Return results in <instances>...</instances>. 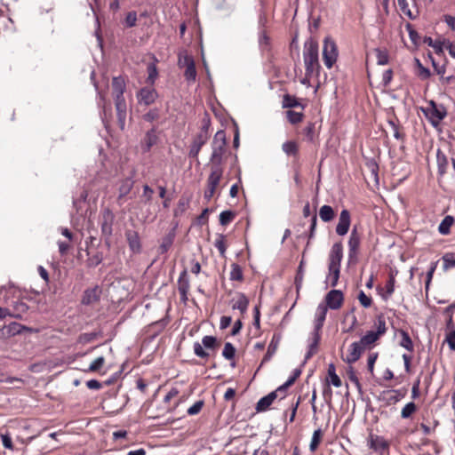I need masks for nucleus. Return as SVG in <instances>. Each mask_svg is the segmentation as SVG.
Returning a JSON list of instances; mask_svg holds the SVG:
<instances>
[{
	"label": "nucleus",
	"mask_w": 455,
	"mask_h": 455,
	"mask_svg": "<svg viewBox=\"0 0 455 455\" xmlns=\"http://www.w3.org/2000/svg\"><path fill=\"white\" fill-rule=\"evenodd\" d=\"M112 95L115 101L117 122L120 129L123 131L125 127L127 114V105L124 93L126 89V84L122 76H115L112 79Z\"/></svg>",
	"instance_id": "obj_1"
},
{
	"label": "nucleus",
	"mask_w": 455,
	"mask_h": 455,
	"mask_svg": "<svg viewBox=\"0 0 455 455\" xmlns=\"http://www.w3.org/2000/svg\"><path fill=\"white\" fill-rule=\"evenodd\" d=\"M304 64L307 76H312L317 74L320 68L318 59V43L312 37H309L304 44L303 52Z\"/></svg>",
	"instance_id": "obj_2"
},
{
	"label": "nucleus",
	"mask_w": 455,
	"mask_h": 455,
	"mask_svg": "<svg viewBox=\"0 0 455 455\" xmlns=\"http://www.w3.org/2000/svg\"><path fill=\"white\" fill-rule=\"evenodd\" d=\"M342 259L343 245L341 243H335L329 253V275L327 278L330 279L331 287H335L338 284Z\"/></svg>",
	"instance_id": "obj_3"
},
{
	"label": "nucleus",
	"mask_w": 455,
	"mask_h": 455,
	"mask_svg": "<svg viewBox=\"0 0 455 455\" xmlns=\"http://www.w3.org/2000/svg\"><path fill=\"white\" fill-rule=\"evenodd\" d=\"M226 146L227 139L225 132L222 130L218 131L215 133L212 143V152L210 158V162L212 164L211 166H221L223 161V155L226 152Z\"/></svg>",
	"instance_id": "obj_4"
},
{
	"label": "nucleus",
	"mask_w": 455,
	"mask_h": 455,
	"mask_svg": "<svg viewBox=\"0 0 455 455\" xmlns=\"http://www.w3.org/2000/svg\"><path fill=\"white\" fill-rule=\"evenodd\" d=\"M223 175V168L221 166H211V172L207 179V188L204 191V199L210 201L215 194L220 180Z\"/></svg>",
	"instance_id": "obj_5"
},
{
	"label": "nucleus",
	"mask_w": 455,
	"mask_h": 455,
	"mask_svg": "<svg viewBox=\"0 0 455 455\" xmlns=\"http://www.w3.org/2000/svg\"><path fill=\"white\" fill-rule=\"evenodd\" d=\"M339 56L336 43L330 37H325L323 47V60L327 68H331Z\"/></svg>",
	"instance_id": "obj_6"
},
{
	"label": "nucleus",
	"mask_w": 455,
	"mask_h": 455,
	"mask_svg": "<svg viewBox=\"0 0 455 455\" xmlns=\"http://www.w3.org/2000/svg\"><path fill=\"white\" fill-rule=\"evenodd\" d=\"M425 115L434 126H437L446 116L447 112L443 106L437 105L434 101H431L430 106L425 110Z\"/></svg>",
	"instance_id": "obj_7"
},
{
	"label": "nucleus",
	"mask_w": 455,
	"mask_h": 455,
	"mask_svg": "<svg viewBox=\"0 0 455 455\" xmlns=\"http://www.w3.org/2000/svg\"><path fill=\"white\" fill-rule=\"evenodd\" d=\"M115 220V215L109 208L102 210L100 214V228L101 233L106 237H109L113 232V223Z\"/></svg>",
	"instance_id": "obj_8"
},
{
	"label": "nucleus",
	"mask_w": 455,
	"mask_h": 455,
	"mask_svg": "<svg viewBox=\"0 0 455 455\" xmlns=\"http://www.w3.org/2000/svg\"><path fill=\"white\" fill-rule=\"evenodd\" d=\"M158 97V93L155 88L143 87L137 92V100L139 104L149 106L153 104Z\"/></svg>",
	"instance_id": "obj_9"
},
{
	"label": "nucleus",
	"mask_w": 455,
	"mask_h": 455,
	"mask_svg": "<svg viewBox=\"0 0 455 455\" xmlns=\"http://www.w3.org/2000/svg\"><path fill=\"white\" fill-rule=\"evenodd\" d=\"M362 236L357 231V227L354 226L348 239V258L350 260L356 259Z\"/></svg>",
	"instance_id": "obj_10"
},
{
	"label": "nucleus",
	"mask_w": 455,
	"mask_h": 455,
	"mask_svg": "<svg viewBox=\"0 0 455 455\" xmlns=\"http://www.w3.org/2000/svg\"><path fill=\"white\" fill-rule=\"evenodd\" d=\"M344 301L343 292L339 290H331L325 296L327 308L337 310L341 307Z\"/></svg>",
	"instance_id": "obj_11"
},
{
	"label": "nucleus",
	"mask_w": 455,
	"mask_h": 455,
	"mask_svg": "<svg viewBox=\"0 0 455 455\" xmlns=\"http://www.w3.org/2000/svg\"><path fill=\"white\" fill-rule=\"evenodd\" d=\"M208 139L209 134L207 133V131H200V132L193 140L188 156L191 158H196L202 147L207 142Z\"/></svg>",
	"instance_id": "obj_12"
},
{
	"label": "nucleus",
	"mask_w": 455,
	"mask_h": 455,
	"mask_svg": "<svg viewBox=\"0 0 455 455\" xmlns=\"http://www.w3.org/2000/svg\"><path fill=\"white\" fill-rule=\"evenodd\" d=\"M125 238L128 243L130 250L133 253L141 252V242L139 233L135 230L128 229L125 231Z\"/></svg>",
	"instance_id": "obj_13"
},
{
	"label": "nucleus",
	"mask_w": 455,
	"mask_h": 455,
	"mask_svg": "<svg viewBox=\"0 0 455 455\" xmlns=\"http://www.w3.org/2000/svg\"><path fill=\"white\" fill-rule=\"evenodd\" d=\"M350 223L351 218L349 212L346 209L342 210L336 227V233L341 236L345 235L348 232Z\"/></svg>",
	"instance_id": "obj_14"
},
{
	"label": "nucleus",
	"mask_w": 455,
	"mask_h": 455,
	"mask_svg": "<svg viewBox=\"0 0 455 455\" xmlns=\"http://www.w3.org/2000/svg\"><path fill=\"white\" fill-rule=\"evenodd\" d=\"M190 288L189 279L187 271L184 270L178 279V290L180 294V299L183 302L188 300V293Z\"/></svg>",
	"instance_id": "obj_15"
},
{
	"label": "nucleus",
	"mask_w": 455,
	"mask_h": 455,
	"mask_svg": "<svg viewBox=\"0 0 455 455\" xmlns=\"http://www.w3.org/2000/svg\"><path fill=\"white\" fill-rule=\"evenodd\" d=\"M364 350H365V348L363 347V346L359 341L353 342L350 345V347H349V350H348L349 352H348L345 361L347 363H355L360 358L362 353Z\"/></svg>",
	"instance_id": "obj_16"
},
{
	"label": "nucleus",
	"mask_w": 455,
	"mask_h": 455,
	"mask_svg": "<svg viewBox=\"0 0 455 455\" xmlns=\"http://www.w3.org/2000/svg\"><path fill=\"white\" fill-rule=\"evenodd\" d=\"M158 141V136L156 134V129L153 127L148 131L145 134L144 139L141 141V148L143 152L150 151L151 148L156 145Z\"/></svg>",
	"instance_id": "obj_17"
},
{
	"label": "nucleus",
	"mask_w": 455,
	"mask_h": 455,
	"mask_svg": "<svg viewBox=\"0 0 455 455\" xmlns=\"http://www.w3.org/2000/svg\"><path fill=\"white\" fill-rule=\"evenodd\" d=\"M280 392L278 388L275 391L269 393L267 395L260 398L256 404V411L258 412L267 411L273 402L277 397V393Z\"/></svg>",
	"instance_id": "obj_18"
},
{
	"label": "nucleus",
	"mask_w": 455,
	"mask_h": 455,
	"mask_svg": "<svg viewBox=\"0 0 455 455\" xmlns=\"http://www.w3.org/2000/svg\"><path fill=\"white\" fill-rule=\"evenodd\" d=\"M327 306L323 303L318 305L315 312V331H321L327 315Z\"/></svg>",
	"instance_id": "obj_19"
},
{
	"label": "nucleus",
	"mask_w": 455,
	"mask_h": 455,
	"mask_svg": "<svg viewBox=\"0 0 455 455\" xmlns=\"http://www.w3.org/2000/svg\"><path fill=\"white\" fill-rule=\"evenodd\" d=\"M100 291L98 286L85 290L82 298V303L84 305H92L95 303L100 299Z\"/></svg>",
	"instance_id": "obj_20"
},
{
	"label": "nucleus",
	"mask_w": 455,
	"mask_h": 455,
	"mask_svg": "<svg viewBox=\"0 0 455 455\" xmlns=\"http://www.w3.org/2000/svg\"><path fill=\"white\" fill-rule=\"evenodd\" d=\"M281 340V336L279 334H274L272 337V339L268 345L267 351L266 355L263 357V360L261 362V364L269 361L272 356L275 355V353L277 350V347L279 346Z\"/></svg>",
	"instance_id": "obj_21"
},
{
	"label": "nucleus",
	"mask_w": 455,
	"mask_h": 455,
	"mask_svg": "<svg viewBox=\"0 0 455 455\" xmlns=\"http://www.w3.org/2000/svg\"><path fill=\"white\" fill-rule=\"evenodd\" d=\"M321 331H316L314 330V331L312 332V340H311V343L309 344V347H308V351L305 356V359L307 360L309 359L313 355H315L317 351V347H318V344H319V341H320V339H321V334H320Z\"/></svg>",
	"instance_id": "obj_22"
},
{
	"label": "nucleus",
	"mask_w": 455,
	"mask_h": 455,
	"mask_svg": "<svg viewBox=\"0 0 455 455\" xmlns=\"http://www.w3.org/2000/svg\"><path fill=\"white\" fill-rule=\"evenodd\" d=\"M249 305V299L247 297L242 293H237V299L233 303L232 308L237 309L241 312V314H244L247 310Z\"/></svg>",
	"instance_id": "obj_23"
},
{
	"label": "nucleus",
	"mask_w": 455,
	"mask_h": 455,
	"mask_svg": "<svg viewBox=\"0 0 455 455\" xmlns=\"http://www.w3.org/2000/svg\"><path fill=\"white\" fill-rule=\"evenodd\" d=\"M453 223L454 218L452 216H445L438 227L439 233L443 235H449L451 231V227L453 225Z\"/></svg>",
	"instance_id": "obj_24"
},
{
	"label": "nucleus",
	"mask_w": 455,
	"mask_h": 455,
	"mask_svg": "<svg viewBox=\"0 0 455 455\" xmlns=\"http://www.w3.org/2000/svg\"><path fill=\"white\" fill-rule=\"evenodd\" d=\"M328 377L330 384H332L336 387H339L342 385L340 378L336 374L335 365L333 363H330L328 366Z\"/></svg>",
	"instance_id": "obj_25"
},
{
	"label": "nucleus",
	"mask_w": 455,
	"mask_h": 455,
	"mask_svg": "<svg viewBox=\"0 0 455 455\" xmlns=\"http://www.w3.org/2000/svg\"><path fill=\"white\" fill-rule=\"evenodd\" d=\"M320 219L324 222L332 220L335 217V212L330 205H323L319 210Z\"/></svg>",
	"instance_id": "obj_26"
},
{
	"label": "nucleus",
	"mask_w": 455,
	"mask_h": 455,
	"mask_svg": "<svg viewBox=\"0 0 455 455\" xmlns=\"http://www.w3.org/2000/svg\"><path fill=\"white\" fill-rule=\"evenodd\" d=\"M379 339V336L374 331H369L364 336L361 338L359 342L366 348L368 346L372 345Z\"/></svg>",
	"instance_id": "obj_27"
},
{
	"label": "nucleus",
	"mask_w": 455,
	"mask_h": 455,
	"mask_svg": "<svg viewBox=\"0 0 455 455\" xmlns=\"http://www.w3.org/2000/svg\"><path fill=\"white\" fill-rule=\"evenodd\" d=\"M388 447L387 443L380 436L371 435L370 438V448L375 451L384 450Z\"/></svg>",
	"instance_id": "obj_28"
},
{
	"label": "nucleus",
	"mask_w": 455,
	"mask_h": 455,
	"mask_svg": "<svg viewBox=\"0 0 455 455\" xmlns=\"http://www.w3.org/2000/svg\"><path fill=\"white\" fill-rule=\"evenodd\" d=\"M188 65L186 66V69L184 72V76L188 82L194 83L196 79V69L194 60H188Z\"/></svg>",
	"instance_id": "obj_29"
},
{
	"label": "nucleus",
	"mask_w": 455,
	"mask_h": 455,
	"mask_svg": "<svg viewBox=\"0 0 455 455\" xmlns=\"http://www.w3.org/2000/svg\"><path fill=\"white\" fill-rule=\"evenodd\" d=\"M399 333L401 336V340L399 342L400 346L404 347L406 350L412 352L414 349V347H413L412 340H411L410 335L408 334V332L403 330H400Z\"/></svg>",
	"instance_id": "obj_30"
},
{
	"label": "nucleus",
	"mask_w": 455,
	"mask_h": 455,
	"mask_svg": "<svg viewBox=\"0 0 455 455\" xmlns=\"http://www.w3.org/2000/svg\"><path fill=\"white\" fill-rule=\"evenodd\" d=\"M436 158L438 172L441 175H443L446 172V168L448 166V159L446 156L441 152V150L437 151Z\"/></svg>",
	"instance_id": "obj_31"
},
{
	"label": "nucleus",
	"mask_w": 455,
	"mask_h": 455,
	"mask_svg": "<svg viewBox=\"0 0 455 455\" xmlns=\"http://www.w3.org/2000/svg\"><path fill=\"white\" fill-rule=\"evenodd\" d=\"M383 394L389 395L388 398L387 399V403H389V404L396 403L402 398H403L405 395V393H402L401 390H395V389L384 391Z\"/></svg>",
	"instance_id": "obj_32"
},
{
	"label": "nucleus",
	"mask_w": 455,
	"mask_h": 455,
	"mask_svg": "<svg viewBox=\"0 0 455 455\" xmlns=\"http://www.w3.org/2000/svg\"><path fill=\"white\" fill-rule=\"evenodd\" d=\"M148 71V78L147 83H148L150 85H153L158 76V70L154 62L149 63L147 67Z\"/></svg>",
	"instance_id": "obj_33"
},
{
	"label": "nucleus",
	"mask_w": 455,
	"mask_h": 455,
	"mask_svg": "<svg viewBox=\"0 0 455 455\" xmlns=\"http://www.w3.org/2000/svg\"><path fill=\"white\" fill-rule=\"evenodd\" d=\"M173 239H174V235H172V234H168L167 235H165L163 238L162 243L158 248L159 253L164 254V253L167 252L168 250L172 245Z\"/></svg>",
	"instance_id": "obj_34"
},
{
	"label": "nucleus",
	"mask_w": 455,
	"mask_h": 455,
	"mask_svg": "<svg viewBox=\"0 0 455 455\" xmlns=\"http://www.w3.org/2000/svg\"><path fill=\"white\" fill-rule=\"evenodd\" d=\"M133 187V181L131 179H125L123 180L122 184L119 187V196L118 198H122L128 195Z\"/></svg>",
	"instance_id": "obj_35"
},
{
	"label": "nucleus",
	"mask_w": 455,
	"mask_h": 455,
	"mask_svg": "<svg viewBox=\"0 0 455 455\" xmlns=\"http://www.w3.org/2000/svg\"><path fill=\"white\" fill-rule=\"evenodd\" d=\"M230 279L233 281L239 282H242L243 280L242 267L236 263H233L231 265Z\"/></svg>",
	"instance_id": "obj_36"
},
{
	"label": "nucleus",
	"mask_w": 455,
	"mask_h": 455,
	"mask_svg": "<svg viewBox=\"0 0 455 455\" xmlns=\"http://www.w3.org/2000/svg\"><path fill=\"white\" fill-rule=\"evenodd\" d=\"M322 436H323V432L320 428L314 431L312 438H311V442L309 444V449L311 451H315L317 449V447L321 442Z\"/></svg>",
	"instance_id": "obj_37"
},
{
	"label": "nucleus",
	"mask_w": 455,
	"mask_h": 455,
	"mask_svg": "<svg viewBox=\"0 0 455 455\" xmlns=\"http://www.w3.org/2000/svg\"><path fill=\"white\" fill-rule=\"evenodd\" d=\"M300 374H301V370L300 369H295L293 371L292 376H291L284 384L278 387V390L285 392L286 389L289 387H291L296 381V379L300 376Z\"/></svg>",
	"instance_id": "obj_38"
},
{
	"label": "nucleus",
	"mask_w": 455,
	"mask_h": 455,
	"mask_svg": "<svg viewBox=\"0 0 455 455\" xmlns=\"http://www.w3.org/2000/svg\"><path fill=\"white\" fill-rule=\"evenodd\" d=\"M395 279L393 274L389 275V278L387 281V283L385 285L386 288V294H384L382 297L385 300H387L394 292L395 291Z\"/></svg>",
	"instance_id": "obj_39"
},
{
	"label": "nucleus",
	"mask_w": 455,
	"mask_h": 455,
	"mask_svg": "<svg viewBox=\"0 0 455 455\" xmlns=\"http://www.w3.org/2000/svg\"><path fill=\"white\" fill-rule=\"evenodd\" d=\"M300 106L298 100L290 94H285L283 98V108H291Z\"/></svg>",
	"instance_id": "obj_40"
},
{
	"label": "nucleus",
	"mask_w": 455,
	"mask_h": 455,
	"mask_svg": "<svg viewBox=\"0 0 455 455\" xmlns=\"http://www.w3.org/2000/svg\"><path fill=\"white\" fill-rule=\"evenodd\" d=\"M416 411V404L413 402H410L402 409L401 417L403 419H409Z\"/></svg>",
	"instance_id": "obj_41"
},
{
	"label": "nucleus",
	"mask_w": 455,
	"mask_h": 455,
	"mask_svg": "<svg viewBox=\"0 0 455 455\" xmlns=\"http://www.w3.org/2000/svg\"><path fill=\"white\" fill-rule=\"evenodd\" d=\"M377 63L379 65H387L389 60L388 52L387 50L375 49Z\"/></svg>",
	"instance_id": "obj_42"
},
{
	"label": "nucleus",
	"mask_w": 455,
	"mask_h": 455,
	"mask_svg": "<svg viewBox=\"0 0 455 455\" xmlns=\"http://www.w3.org/2000/svg\"><path fill=\"white\" fill-rule=\"evenodd\" d=\"M214 245L215 247L218 249V251H220V254L222 256V257H225V253H226V250H227V245H226V242H225V235H221V234H219L215 242H214Z\"/></svg>",
	"instance_id": "obj_43"
},
{
	"label": "nucleus",
	"mask_w": 455,
	"mask_h": 455,
	"mask_svg": "<svg viewBox=\"0 0 455 455\" xmlns=\"http://www.w3.org/2000/svg\"><path fill=\"white\" fill-rule=\"evenodd\" d=\"M235 217V214L232 211H223L220 214V223L222 226L229 224Z\"/></svg>",
	"instance_id": "obj_44"
},
{
	"label": "nucleus",
	"mask_w": 455,
	"mask_h": 455,
	"mask_svg": "<svg viewBox=\"0 0 455 455\" xmlns=\"http://www.w3.org/2000/svg\"><path fill=\"white\" fill-rule=\"evenodd\" d=\"M286 116H287L288 121L291 124H299L303 119V114L302 113L296 112V111H293V110L286 111Z\"/></svg>",
	"instance_id": "obj_45"
},
{
	"label": "nucleus",
	"mask_w": 455,
	"mask_h": 455,
	"mask_svg": "<svg viewBox=\"0 0 455 455\" xmlns=\"http://www.w3.org/2000/svg\"><path fill=\"white\" fill-rule=\"evenodd\" d=\"M153 195H154V190L148 185H147V184L144 185L143 186V193L141 196V202L144 204H150V202L153 198Z\"/></svg>",
	"instance_id": "obj_46"
},
{
	"label": "nucleus",
	"mask_w": 455,
	"mask_h": 455,
	"mask_svg": "<svg viewBox=\"0 0 455 455\" xmlns=\"http://www.w3.org/2000/svg\"><path fill=\"white\" fill-rule=\"evenodd\" d=\"M282 148L284 153L295 156L298 152V145L294 141H286L283 144Z\"/></svg>",
	"instance_id": "obj_47"
},
{
	"label": "nucleus",
	"mask_w": 455,
	"mask_h": 455,
	"mask_svg": "<svg viewBox=\"0 0 455 455\" xmlns=\"http://www.w3.org/2000/svg\"><path fill=\"white\" fill-rule=\"evenodd\" d=\"M442 259L443 261L444 270L455 267V253H446L443 256Z\"/></svg>",
	"instance_id": "obj_48"
},
{
	"label": "nucleus",
	"mask_w": 455,
	"mask_h": 455,
	"mask_svg": "<svg viewBox=\"0 0 455 455\" xmlns=\"http://www.w3.org/2000/svg\"><path fill=\"white\" fill-rule=\"evenodd\" d=\"M28 309V307L26 303L24 302H17L15 303L14 305V310H15V314H11L10 316H13V317H16V318H20L21 317V314L23 313H26Z\"/></svg>",
	"instance_id": "obj_49"
},
{
	"label": "nucleus",
	"mask_w": 455,
	"mask_h": 455,
	"mask_svg": "<svg viewBox=\"0 0 455 455\" xmlns=\"http://www.w3.org/2000/svg\"><path fill=\"white\" fill-rule=\"evenodd\" d=\"M235 347L230 342H227L224 346V349L222 351V355L226 359L231 360L235 357Z\"/></svg>",
	"instance_id": "obj_50"
},
{
	"label": "nucleus",
	"mask_w": 455,
	"mask_h": 455,
	"mask_svg": "<svg viewBox=\"0 0 455 455\" xmlns=\"http://www.w3.org/2000/svg\"><path fill=\"white\" fill-rule=\"evenodd\" d=\"M375 326L377 328L374 331L379 337L384 335L387 331L386 321L383 316H379L377 322L375 323Z\"/></svg>",
	"instance_id": "obj_51"
},
{
	"label": "nucleus",
	"mask_w": 455,
	"mask_h": 455,
	"mask_svg": "<svg viewBox=\"0 0 455 455\" xmlns=\"http://www.w3.org/2000/svg\"><path fill=\"white\" fill-rule=\"evenodd\" d=\"M104 363L105 358L103 356H100L91 363L87 371H98L103 366Z\"/></svg>",
	"instance_id": "obj_52"
},
{
	"label": "nucleus",
	"mask_w": 455,
	"mask_h": 455,
	"mask_svg": "<svg viewBox=\"0 0 455 455\" xmlns=\"http://www.w3.org/2000/svg\"><path fill=\"white\" fill-rule=\"evenodd\" d=\"M3 446L8 450L13 451L14 446L12 443V436L9 433H4L0 435Z\"/></svg>",
	"instance_id": "obj_53"
},
{
	"label": "nucleus",
	"mask_w": 455,
	"mask_h": 455,
	"mask_svg": "<svg viewBox=\"0 0 455 455\" xmlns=\"http://www.w3.org/2000/svg\"><path fill=\"white\" fill-rule=\"evenodd\" d=\"M217 339L213 336H204L202 339V345L208 349L215 348Z\"/></svg>",
	"instance_id": "obj_54"
},
{
	"label": "nucleus",
	"mask_w": 455,
	"mask_h": 455,
	"mask_svg": "<svg viewBox=\"0 0 455 455\" xmlns=\"http://www.w3.org/2000/svg\"><path fill=\"white\" fill-rule=\"evenodd\" d=\"M103 260V254L101 252H97L96 254L89 257L87 259V264L89 267H96L100 265Z\"/></svg>",
	"instance_id": "obj_55"
},
{
	"label": "nucleus",
	"mask_w": 455,
	"mask_h": 455,
	"mask_svg": "<svg viewBox=\"0 0 455 455\" xmlns=\"http://www.w3.org/2000/svg\"><path fill=\"white\" fill-rule=\"evenodd\" d=\"M358 300L360 304L365 308L370 307L372 304L371 298L367 296L363 291H361L358 294Z\"/></svg>",
	"instance_id": "obj_56"
},
{
	"label": "nucleus",
	"mask_w": 455,
	"mask_h": 455,
	"mask_svg": "<svg viewBox=\"0 0 455 455\" xmlns=\"http://www.w3.org/2000/svg\"><path fill=\"white\" fill-rule=\"evenodd\" d=\"M204 404V403L203 400L196 402L191 407H189L188 409V415H196V414H198L201 411Z\"/></svg>",
	"instance_id": "obj_57"
},
{
	"label": "nucleus",
	"mask_w": 455,
	"mask_h": 455,
	"mask_svg": "<svg viewBox=\"0 0 455 455\" xmlns=\"http://www.w3.org/2000/svg\"><path fill=\"white\" fill-rule=\"evenodd\" d=\"M159 118V110L157 108L150 109L143 116V119L147 122H153Z\"/></svg>",
	"instance_id": "obj_58"
},
{
	"label": "nucleus",
	"mask_w": 455,
	"mask_h": 455,
	"mask_svg": "<svg viewBox=\"0 0 455 455\" xmlns=\"http://www.w3.org/2000/svg\"><path fill=\"white\" fill-rule=\"evenodd\" d=\"M137 13L135 12H130L127 13L125 18V24L128 28L136 26Z\"/></svg>",
	"instance_id": "obj_59"
},
{
	"label": "nucleus",
	"mask_w": 455,
	"mask_h": 455,
	"mask_svg": "<svg viewBox=\"0 0 455 455\" xmlns=\"http://www.w3.org/2000/svg\"><path fill=\"white\" fill-rule=\"evenodd\" d=\"M194 353L200 358H206L209 356V354L203 348L202 344L198 342L194 343Z\"/></svg>",
	"instance_id": "obj_60"
},
{
	"label": "nucleus",
	"mask_w": 455,
	"mask_h": 455,
	"mask_svg": "<svg viewBox=\"0 0 455 455\" xmlns=\"http://www.w3.org/2000/svg\"><path fill=\"white\" fill-rule=\"evenodd\" d=\"M326 381H327V383H326L325 387L323 388V398H324L326 403L331 405V404L332 391H331V388L330 387L329 380L327 379Z\"/></svg>",
	"instance_id": "obj_61"
},
{
	"label": "nucleus",
	"mask_w": 455,
	"mask_h": 455,
	"mask_svg": "<svg viewBox=\"0 0 455 455\" xmlns=\"http://www.w3.org/2000/svg\"><path fill=\"white\" fill-rule=\"evenodd\" d=\"M436 266H437V262H433L431 264V267H430L429 270L427 273V281H426V290L427 291L429 288V284H430V283L432 281V278H433L434 273L435 271Z\"/></svg>",
	"instance_id": "obj_62"
},
{
	"label": "nucleus",
	"mask_w": 455,
	"mask_h": 455,
	"mask_svg": "<svg viewBox=\"0 0 455 455\" xmlns=\"http://www.w3.org/2000/svg\"><path fill=\"white\" fill-rule=\"evenodd\" d=\"M97 337V334L95 332H90V333H83L80 335L79 339L81 342L88 343L94 340Z\"/></svg>",
	"instance_id": "obj_63"
},
{
	"label": "nucleus",
	"mask_w": 455,
	"mask_h": 455,
	"mask_svg": "<svg viewBox=\"0 0 455 455\" xmlns=\"http://www.w3.org/2000/svg\"><path fill=\"white\" fill-rule=\"evenodd\" d=\"M446 342L451 350H455V333H446Z\"/></svg>",
	"instance_id": "obj_64"
}]
</instances>
